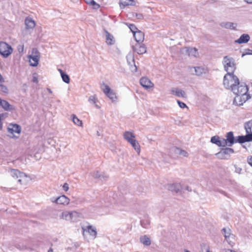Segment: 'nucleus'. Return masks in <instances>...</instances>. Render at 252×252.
<instances>
[{
    "mask_svg": "<svg viewBox=\"0 0 252 252\" xmlns=\"http://www.w3.org/2000/svg\"><path fill=\"white\" fill-rule=\"evenodd\" d=\"M223 84L226 89L233 93H237L242 84H240L239 79L234 73H226L223 77Z\"/></svg>",
    "mask_w": 252,
    "mask_h": 252,
    "instance_id": "f257e3e1",
    "label": "nucleus"
},
{
    "mask_svg": "<svg viewBox=\"0 0 252 252\" xmlns=\"http://www.w3.org/2000/svg\"><path fill=\"white\" fill-rule=\"evenodd\" d=\"M237 93H234L236 96L235 97L233 102L237 105H242L250 97V95L248 94V88L245 84H241L239 87V90Z\"/></svg>",
    "mask_w": 252,
    "mask_h": 252,
    "instance_id": "f03ea898",
    "label": "nucleus"
},
{
    "mask_svg": "<svg viewBox=\"0 0 252 252\" xmlns=\"http://www.w3.org/2000/svg\"><path fill=\"white\" fill-rule=\"evenodd\" d=\"M10 174L13 178L18 179V181L21 185H27L29 181V178L17 169H11Z\"/></svg>",
    "mask_w": 252,
    "mask_h": 252,
    "instance_id": "7ed1b4c3",
    "label": "nucleus"
},
{
    "mask_svg": "<svg viewBox=\"0 0 252 252\" xmlns=\"http://www.w3.org/2000/svg\"><path fill=\"white\" fill-rule=\"evenodd\" d=\"M30 65L32 66H37L40 58V53L37 48H33L31 54L28 56Z\"/></svg>",
    "mask_w": 252,
    "mask_h": 252,
    "instance_id": "20e7f679",
    "label": "nucleus"
},
{
    "mask_svg": "<svg viewBox=\"0 0 252 252\" xmlns=\"http://www.w3.org/2000/svg\"><path fill=\"white\" fill-rule=\"evenodd\" d=\"M224 68L227 73H234L236 67L232 58L225 56L223 58Z\"/></svg>",
    "mask_w": 252,
    "mask_h": 252,
    "instance_id": "39448f33",
    "label": "nucleus"
},
{
    "mask_svg": "<svg viewBox=\"0 0 252 252\" xmlns=\"http://www.w3.org/2000/svg\"><path fill=\"white\" fill-rule=\"evenodd\" d=\"M12 52L11 47L4 42L0 43V54L3 57H6Z\"/></svg>",
    "mask_w": 252,
    "mask_h": 252,
    "instance_id": "423d86ee",
    "label": "nucleus"
},
{
    "mask_svg": "<svg viewBox=\"0 0 252 252\" xmlns=\"http://www.w3.org/2000/svg\"><path fill=\"white\" fill-rule=\"evenodd\" d=\"M8 132L12 135V137H16L15 134H20L21 131V127L17 124H10L8 128Z\"/></svg>",
    "mask_w": 252,
    "mask_h": 252,
    "instance_id": "0eeeda50",
    "label": "nucleus"
},
{
    "mask_svg": "<svg viewBox=\"0 0 252 252\" xmlns=\"http://www.w3.org/2000/svg\"><path fill=\"white\" fill-rule=\"evenodd\" d=\"M222 231L224 233V236L226 240L230 245L232 246L234 244V241L235 238L234 236L230 233V229L229 228L227 229L223 228Z\"/></svg>",
    "mask_w": 252,
    "mask_h": 252,
    "instance_id": "6e6552de",
    "label": "nucleus"
},
{
    "mask_svg": "<svg viewBox=\"0 0 252 252\" xmlns=\"http://www.w3.org/2000/svg\"><path fill=\"white\" fill-rule=\"evenodd\" d=\"M103 93L111 100L114 101L117 98L116 94L112 90L110 87L107 85H103Z\"/></svg>",
    "mask_w": 252,
    "mask_h": 252,
    "instance_id": "1a4fd4ad",
    "label": "nucleus"
},
{
    "mask_svg": "<svg viewBox=\"0 0 252 252\" xmlns=\"http://www.w3.org/2000/svg\"><path fill=\"white\" fill-rule=\"evenodd\" d=\"M140 83L146 90L152 88L154 86V84L147 77H142L141 78Z\"/></svg>",
    "mask_w": 252,
    "mask_h": 252,
    "instance_id": "9d476101",
    "label": "nucleus"
},
{
    "mask_svg": "<svg viewBox=\"0 0 252 252\" xmlns=\"http://www.w3.org/2000/svg\"><path fill=\"white\" fill-rule=\"evenodd\" d=\"M211 142L219 147H225L226 146V141L224 140V139L220 138L217 136H213L211 139Z\"/></svg>",
    "mask_w": 252,
    "mask_h": 252,
    "instance_id": "9b49d317",
    "label": "nucleus"
},
{
    "mask_svg": "<svg viewBox=\"0 0 252 252\" xmlns=\"http://www.w3.org/2000/svg\"><path fill=\"white\" fill-rule=\"evenodd\" d=\"M76 215H77V213L76 212L65 211L62 213L61 218L67 220L72 221L73 220V217Z\"/></svg>",
    "mask_w": 252,
    "mask_h": 252,
    "instance_id": "f8f14e48",
    "label": "nucleus"
},
{
    "mask_svg": "<svg viewBox=\"0 0 252 252\" xmlns=\"http://www.w3.org/2000/svg\"><path fill=\"white\" fill-rule=\"evenodd\" d=\"M55 202L60 205H67L69 203L70 199L65 195H63L57 198Z\"/></svg>",
    "mask_w": 252,
    "mask_h": 252,
    "instance_id": "ddd939ff",
    "label": "nucleus"
},
{
    "mask_svg": "<svg viewBox=\"0 0 252 252\" xmlns=\"http://www.w3.org/2000/svg\"><path fill=\"white\" fill-rule=\"evenodd\" d=\"M226 138L224 139L226 141V146H231L235 142V140L232 131H230L226 134Z\"/></svg>",
    "mask_w": 252,
    "mask_h": 252,
    "instance_id": "4468645a",
    "label": "nucleus"
},
{
    "mask_svg": "<svg viewBox=\"0 0 252 252\" xmlns=\"http://www.w3.org/2000/svg\"><path fill=\"white\" fill-rule=\"evenodd\" d=\"M252 141V138L249 133H247L245 136H239L235 140V142L243 143L246 142Z\"/></svg>",
    "mask_w": 252,
    "mask_h": 252,
    "instance_id": "2eb2a0df",
    "label": "nucleus"
},
{
    "mask_svg": "<svg viewBox=\"0 0 252 252\" xmlns=\"http://www.w3.org/2000/svg\"><path fill=\"white\" fill-rule=\"evenodd\" d=\"M84 232H87L93 238H95L97 235L96 229L92 225H88L86 228H83Z\"/></svg>",
    "mask_w": 252,
    "mask_h": 252,
    "instance_id": "dca6fc26",
    "label": "nucleus"
},
{
    "mask_svg": "<svg viewBox=\"0 0 252 252\" xmlns=\"http://www.w3.org/2000/svg\"><path fill=\"white\" fill-rule=\"evenodd\" d=\"M135 1L133 0H120L119 5L121 8L123 9L128 5H134Z\"/></svg>",
    "mask_w": 252,
    "mask_h": 252,
    "instance_id": "f3484780",
    "label": "nucleus"
},
{
    "mask_svg": "<svg viewBox=\"0 0 252 252\" xmlns=\"http://www.w3.org/2000/svg\"><path fill=\"white\" fill-rule=\"evenodd\" d=\"M133 36L135 40L139 43L143 42L144 39V33L140 31H138L137 32H134Z\"/></svg>",
    "mask_w": 252,
    "mask_h": 252,
    "instance_id": "a211bd4d",
    "label": "nucleus"
},
{
    "mask_svg": "<svg viewBox=\"0 0 252 252\" xmlns=\"http://www.w3.org/2000/svg\"><path fill=\"white\" fill-rule=\"evenodd\" d=\"M250 39V37L248 34H242L239 38L235 40V42L239 44L247 43Z\"/></svg>",
    "mask_w": 252,
    "mask_h": 252,
    "instance_id": "6ab92c4d",
    "label": "nucleus"
},
{
    "mask_svg": "<svg viewBox=\"0 0 252 252\" xmlns=\"http://www.w3.org/2000/svg\"><path fill=\"white\" fill-rule=\"evenodd\" d=\"M171 91L173 94H175L178 97H186L185 92L181 89L173 88Z\"/></svg>",
    "mask_w": 252,
    "mask_h": 252,
    "instance_id": "aec40b11",
    "label": "nucleus"
},
{
    "mask_svg": "<svg viewBox=\"0 0 252 252\" xmlns=\"http://www.w3.org/2000/svg\"><path fill=\"white\" fill-rule=\"evenodd\" d=\"M134 51L138 54H143L146 52V48L145 45L137 44L135 45Z\"/></svg>",
    "mask_w": 252,
    "mask_h": 252,
    "instance_id": "412c9836",
    "label": "nucleus"
},
{
    "mask_svg": "<svg viewBox=\"0 0 252 252\" xmlns=\"http://www.w3.org/2000/svg\"><path fill=\"white\" fill-rule=\"evenodd\" d=\"M124 138L125 140L127 141L129 143L135 139V136L134 134L129 131H126L123 134Z\"/></svg>",
    "mask_w": 252,
    "mask_h": 252,
    "instance_id": "4be33fe9",
    "label": "nucleus"
},
{
    "mask_svg": "<svg viewBox=\"0 0 252 252\" xmlns=\"http://www.w3.org/2000/svg\"><path fill=\"white\" fill-rule=\"evenodd\" d=\"M25 25L27 29H33L35 26V23L31 18L28 17L25 19Z\"/></svg>",
    "mask_w": 252,
    "mask_h": 252,
    "instance_id": "5701e85b",
    "label": "nucleus"
},
{
    "mask_svg": "<svg viewBox=\"0 0 252 252\" xmlns=\"http://www.w3.org/2000/svg\"><path fill=\"white\" fill-rule=\"evenodd\" d=\"M0 105L6 111L12 109V106L8 102L5 100H2L0 98Z\"/></svg>",
    "mask_w": 252,
    "mask_h": 252,
    "instance_id": "b1692460",
    "label": "nucleus"
},
{
    "mask_svg": "<svg viewBox=\"0 0 252 252\" xmlns=\"http://www.w3.org/2000/svg\"><path fill=\"white\" fill-rule=\"evenodd\" d=\"M245 128L247 133H249L252 138V120L245 124Z\"/></svg>",
    "mask_w": 252,
    "mask_h": 252,
    "instance_id": "393cba45",
    "label": "nucleus"
},
{
    "mask_svg": "<svg viewBox=\"0 0 252 252\" xmlns=\"http://www.w3.org/2000/svg\"><path fill=\"white\" fill-rule=\"evenodd\" d=\"M234 152V150L233 149L230 148H226L223 150L222 152H219L217 155L218 156H220L222 158H224V156L226 155H229L230 154H232Z\"/></svg>",
    "mask_w": 252,
    "mask_h": 252,
    "instance_id": "a878e982",
    "label": "nucleus"
},
{
    "mask_svg": "<svg viewBox=\"0 0 252 252\" xmlns=\"http://www.w3.org/2000/svg\"><path fill=\"white\" fill-rule=\"evenodd\" d=\"M194 69L195 71L194 74L196 75H201L203 73H205V69L203 67H190V71L192 72V70Z\"/></svg>",
    "mask_w": 252,
    "mask_h": 252,
    "instance_id": "bb28decb",
    "label": "nucleus"
},
{
    "mask_svg": "<svg viewBox=\"0 0 252 252\" xmlns=\"http://www.w3.org/2000/svg\"><path fill=\"white\" fill-rule=\"evenodd\" d=\"M58 71L61 74L63 80L65 83L68 84L70 82V78L68 75L65 74L61 69H59Z\"/></svg>",
    "mask_w": 252,
    "mask_h": 252,
    "instance_id": "cd10ccee",
    "label": "nucleus"
},
{
    "mask_svg": "<svg viewBox=\"0 0 252 252\" xmlns=\"http://www.w3.org/2000/svg\"><path fill=\"white\" fill-rule=\"evenodd\" d=\"M129 143L132 145L136 151L139 154L140 152V146L136 139H135L134 140L131 141Z\"/></svg>",
    "mask_w": 252,
    "mask_h": 252,
    "instance_id": "c85d7f7f",
    "label": "nucleus"
},
{
    "mask_svg": "<svg viewBox=\"0 0 252 252\" xmlns=\"http://www.w3.org/2000/svg\"><path fill=\"white\" fill-rule=\"evenodd\" d=\"M86 3L91 6L94 9L99 8V5L96 3L94 0H84Z\"/></svg>",
    "mask_w": 252,
    "mask_h": 252,
    "instance_id": "c756f323",
    "label": "nucleus"
},
{
    "mask_svg": "<svg viewBox=\"0 0 252 252\" xmlns=\"http://www.w3.org/2000/svg\"><path fill=\"white\" fill-rule=\"evenodd\" d=\"M140 241L145 246H150L151 243L150 239L146 235L140 238Z\"/></svg>",
    "mask_w": 252,
    "mask_h": 252,
    "instance_id": "7c9ffc66",
    "label": "nucleus"
},
{
    "mask_svg": "<svg viewBox=\"0 0 252 252\" xmlns=\"http://www.w3.org/2000/svg\"><path fill=\"white\" fill-rule=\"evenodd\" d=\"M106 42L108 44L110 45L114 43L113 36L108 32L106 33Z\"/></svg>",
    "mask_w": 252,
    "mask_h": 252,
    "instance_id": "2f4dec72",
    "label": "nucleus"
},
{
    "mask_svg": "<svg viewBox=\"0 0 252 252\" xmlns=\"http://www.w3.org/2000/svg\"><path fill=\"white\" fill-rule=\"evenodd\" d=\"M72 121L76 125L78 126H82V122L75 115H72Z\"/></svg>",
    "mask_w": 252,
    "mask_h": 252,
    "instance_id": "473e14b6",
    "label": "nucleus"
},
{
    "mask_svg": "<svg viewBox=\"0 0 252 252\" xmlns=\"http://www.w3.org/2000/svg\"><path fill=\"white\" fill-rule=\"evenodd\" d=\"M223 26L226 29H235L236 24L231 22H227L224 23Z\"/></svg>",
    "mask_w": 252,
    "mask_h": 252,
    "instance_id": "72a5a7b5",
    "label": "nucleus"
},
{
    "mask_svg": "<svg viewBox=\"0 0 252 252\" xmlns=\"http://www.w3.org/2000/svg\"><path fill=\"white\" fill-rule=\"evenodd\" d=\"M129 28L130 31L133 33V34L134 33V32H138V31H139L136 28V27L133 24H130L129 25Z\"/></svg>",
    "mask_w": 252,
    "mask_h": 252,
    "instance_id": "f704fd0d",
    "label": "nucleus"
},
{
    "mask_svg": "<svg viewBox=\"0 0 252 252\" xmlns=\"http://www.w3.org/2000/svg\"><path fill=\"white\" fill-rule=\"evenodd\" d=\"M97 101V98L96 96L93 95L91 96L89 98V101L93 103V104H95Z\"/></svg>",
    "mask_w": 252,
    "mask_h": 252,
    "instance_id": "c9c22d12",
    "label": "nucleus"
},
{
    "mask_svg": "<svg viewBox=\"0 0 252 252\" xmlns=\"http://www.w3.org/2000/svg\"><path fill=\"white\" fill-rule=\"evenodd\" d=\"M177 102L178 104H179V106L181 108H184L185 107H187V106L186 105V104L185 103L181 102L179 100H177Z\"/></svg>",
    "mask_w": 252,
    "mask_h": 252,
    "instance_id": "e433bc0d",
    "label": "nucleus"
},
{
    "mask_svg": "<svg viewBox=\"0 0 252 252\" xmlns=\"http://www.w3.org/2000/svg\"><path fill=\"white\" fill-rule=\"evenodd\" d=\"M64 190L67 191L69 189V186L67 183H64L63 186Z\"/></svg>",
    "mask_w": 252,
    "mask_h": 252,
    "instance_id": "4c0bfd02",
    "label": "nucleus"
},
{
    "mask_svg": "<svg viewBox=\"0 0 252 252\" xmlns=\"http://www.w3.org/2000/svg\"><path fill=\"white\" fill-rule=\"evenodd\" d=\"M248 163L252 166V156L248 159Z\"/></svg>",
    "mask_w": 252,
    "mask_h": 252,
    "instance_id": "58836bf2",
    "label": "nucleus"
},
{
    "mask_svg": "<svg viewBox=\"0 0 252 252\" xmlns=\"http://www.w3.org/2000/svg\"><path fill=\"white\" fill-rule=\"evenodd\" d=\"M32 81L33 82L37 83L38 82V79L36 77H33L32 78Z\"/></svg>",
    "mask_w": 252,
    "mask_h": 252,
    "instance_id": "ea45409f",
    "label": "nucleus"
},
{
    "mask_svg": "<svg viewBox=\"0 0 252 252\" xmlns=\"http://www.w3.org/2000/svg\"><path fill=\"white\" fill-rule=\"evenodd\" d=\"M4 82V79L2 75L0 74V83H3Z\"/></svg>",
    "mask_w": 252,
    "mask_h": 252,
    "instance_id": "a19ab883",
    "label": "nucleus"
},
{
    "mask_svg": "<svg viewBox=\"0 0 252 252\" xmlns=\"http://www.w3.org/2000/svg\"><path fill=\"white\" fill-rule=\"evenodd\" d=\"M248 3L252 4V0H244Z\"/></svg>",
    "mask_w": 252,
    "mask_h": 252,
    "instance_id": "79ce46f5",
    "label": "nucleus"
},
{
    "mask_svg": "<svg viewBox=\"0 0 252 252\" xmlns=\"http://www.w3.org/2000/svg\"><path fill=\"white\" fill-rule=\"evenodd\" d=\"M48 252H53V250L52 248H50V249L48 250Z\"/></svg>",
    "mask_w": 252,
    "mask_h": 252,
    "instance_id": "37998d69",
    "label": "nucleus"
},
{
    "mask_svg": "<svg viewBox=\"0 0 252 252\" xmlns=\"http://www.w3.org/2000/svg\"><path fill=\"white\" fill-rule=\"evenodd\" d=\"M228 251H229L230 252H237L232 250H228Z\"/></svg>",
    "mask_w": 252,
    "mask_h": 252,
    "instance_id": "c03bdc74",
    "label": "nucleus"
},
{
    "mask_svg": "<svg viewBox=\"0 0 252 252\" xmlns=\"http://www.w3.org/2000/svg\"><path fill=\"white\" fill-rule=\"evenodd\" d=\"M137 71V68H136V66H135V69H134V71Z\"/></svg>",
    "mask_w": 252,
    "mask_h": 252,
    "instance_id": "a18cd8bd",
    "label": "nucleus"
},
{
    "mask_svg": "<svg viewBox=\"0 0 252 252\" xmlns=\"http://www.w3.org/2000/svg\"><path fill=\"white\" fill-rule=\"evenodd\" d=\"M95 106L97 108H100V107L99 106H98L97 104H95Z\"/></svg>",
    "mask_w": 252,
    "mask_h": 252,
    "instance_id": "49530a36",
    "label": "nucleus"
},
{
    "mask_svg": "<svg viewBox=\"0 0 252 252\" xmlns=\"http://www.w3.org/2000/svg\"><path fill=\"white\" fill-rule=\"evenodd\" d=\"M185 252H190L188 250H186Z\"/></svg>",
    "mask_w": 252,
    "mask_h": 252,
    "instance_id": "de8ad7c7",
    "label": "nucleus"
},
{
    "mask_svg": "<svg viewBox=\"0 0 252 252\" xmlns=\"http://www.w3.org/2000/svg\"><path fill=\"white\" fill-rule=\"evenodd\" d=\"M207 252H209V251H208Z\"/></svg>",
    "mask_w": 252,
    "mask_h": 252,
    "instance_id": "09e8293b",
    "label": "nucleus"
}]
</instances>
